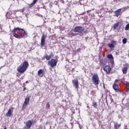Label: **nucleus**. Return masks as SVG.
Returning <instances> with one entry per match:
<instances>
[{
  "mask_svg": "<svg viewBox=\"0 0 129 129\" xmlns=\"http://www.w3.org/2000/svg\"><path fill=\"white\" fill-rule=\"evenodd\" d=\"M29 67V62L24 61L17 69V71L20 73H25L27 71V69Z\"/></svg>",
  "mask_w": 129,
  "mask_h": 129,
  "instance_id": "nucleus-1",
  "label": "nucleus"
},
{
  "mask_svg": "<svg viewBox=\"0 0 129 129\" xmlns=\"http://www.w3.org/2000/svg\"><path fill=\"white\" fill-rule=\"evenodd\" d=\"M19 31L21 34H22V37L23 38H28V32L26 31L24 29L17 27L15 28L12 31V33H16V32H18Z\"/></svg>",
  "mask_w": 129,
  "mask_h": 129,
  "instance_id": "nucleus-2",
  "label": "nucleus"
},
{
  "mask_svg": "<svg viewBox=\"0 0 129 129\" xmlns=\"http://www.w3.org/2000/svg\"><path fill=\"white\" fill-rule=\"evenodd\" d=\"M92 80L95 85H98L99 84V82H100L99 77H98V75H97V74H95L93 76Z\"/></svg>",
  "mask_w": 129,
  "mask_h": 129,
  "instance_id": "nucleus-3",
  "label": "nucleus"
},
{
  "mask_svg": "<svg viewBox=\"0 0 129 129\" xmlns=\"http://www.w3.org/2000/svg\"><path fill=\"white\" fill-rule=\"evenodd\" d=\"M85 30V28L82 26H77L74 29V31L75 33H79L80 34H83V32H84V30Z\"/></svg>",
  "mask_w": 129,
  "mask_h": 129,
  "instance_id": "nucleus-4",
  "label": "nucleus"
},
{
  "mask_svg": "<svg viewBox=\"0 0 129 129\" xmlns=\"http://www.w3.org/2000/svg\"><path fill=\"white\" fill-rule=\"evenodd\" d=\"M48 65H49L51 67H55L57 65V60L56 59H51L48 62Z\"/></svg>",
  "mask_w": 129,
  "mask_h": 129,
  "instance_id": "nucleus-5",
  "label": "nucleus"
},
{
  "mask_svg": "<svg viewBox=\"0 0 129 129\" xmlns=\"http://www.w3.org/2000/svg\"><path fill=\"white\" fill-rule=\"evenodd\" d=\"M29 103H30V98H26L25 99V101L24 102V104L22 106L23 109H26V108H27V105H28Z\"/></svg>",
  "mask_w": 129,
  "mask_h": 129,
  "instance_id": "nucleus-6",
  "label": "nucleus"
},
{
  "mask_svg": "<svg viewBox=\"0 0 129 129\" xmlns=\"http://www.w3.org/2000/svg\"><path fill=\"white\" fill-rule=\"evenodd\" d=\"M46 38H47V36L45 34H43L41 39V47H44V46L46 45V42H45V39H46Z\"/></svg>",
  "mask_w": 129,
  "mask_h": 129,
  "instance_id": "nucleus-7",
  "label": "nucleus"
},
{
  "mask_svg": "<svg viewBox=\"0 0 129 129\" xmlns=\"http://www.w3.org/2000/svg\"><path fill=\"white\" fill-rule=\"evenodd\" d=\"M128 67H129V65L128 63H125L124 64V67L122 70L123 74H126L127 72V69H128Z\"/></svg>",
  "mask_w": 129,
  "mask_h": 129,
  "instance_id": "nucleus-8",
  "label": "nucleus"
},
{
  "mask_svg": "<svg viewBox=\"0 0 129 129\" xmlns=\"http://www.w3.org/2000/svg\"><path fill=\"white\" fill-rule=\"evenodd\" d=\"M104 71L106 72V74H108V73H110V71H111V68L109 67L108 66H106L103 68Z\"/></svg>",
  "mask_w": 129,
  "mask_h": 129,
  "instance_id": "nucleus-9",
  "label": "nucleus"
},
{
  "mask_svg": "<svg viewBox=\"0 0 129 129\" xmlns=\"http://www.w3.org/2000/svg\"><path fill=\"white\" fill-rule=\"evenodd\" d=\"M73 85L75 86L76 89H77V90H78V87H79V85L78 84V80H73Z\"/></svg>",
  "mask_w": 129,
  "mask_h": 129,
  "instance_id": "nucleus-10",
  "label": "nucleus"
},
{
  "mask_svg": "<svg viewBox=\"0 0 129 129\" xmlns=\"http://www.w3.org/2000/svg\"><path fill=\"white\" fill-rule=\"evenodd\" d=\"M113 88L116 92H118L119 91V86H118L116 84H114L113 85Z\"/></svg>",
  "mask_w": 129,
  "mask_h": 129,
  "instance_id": "nucleus-11",
  "label": "nucleus"
},
{
  "mask_svg": "<svg viewBox=\"0 0 129 129\" xmlns=\"http://www.w3.org/2000/svg\"><path fill=\"white\" fill-rule=\"evenodd\" d=\"M32 124H33V121L29 120L26 123V125L28 128H31V126H32Z\"/></svg>",
  "mask_w": 129,
  "mask_h": 129,
  "instance_id": "nucleus-12",
  "label": "nucleus"
},
{
  "mask_svg": "<svg viewBox=\"0 0 129 129\" xmlns=\"http://www.w3.org/2000/svg\"><path fill=\"white\" fill-rule=\"evenodd\" d=\"M120 12H121V9H119L117 11L114 12L115 17H118L120 15Z\"/></svg>",
  "mask_w": 129,
  "mask_h": 129,
  "instance_id": "nucleus-13",
  "label": "nucleus"
},
{
  "mask_svg": "<svg viewBox=\"0 0 129 129\" xmlns=\"http://www.w3.org/2000/svg\"><path fill=\"white\" fill-rule=\"evenodd\" d=\"M38 75L39 76V77H43L44 76V74L43 73V70L40 69L38 72Z\"/></svg>",
  "mask_w": 129,
  "mask_h": 129,
  "instance_id": "nucleus-14",
  "label": "nucleus"
},
{
  "mask_svg": "<svg viewBox=\"0 0 129 129\" xmlns=\"http://www.w3.org/2000/svg\"><path fill=\"white\" fill-rule=\"evenodd\" d=\"M38 0H33V3L29 5V8H32V7H34V6H35Z\"/></svg>",
  "mask_w": 129,
  "mask_h": 129,
  "instance_id": "nucleus-15",
  "label": "nucleus"
},
{
  "mask_svg": "<svg viewBox=\"0 0 129 129\" xmlns=\"http://www.w3.org/2000/svg\"><path fill=\"white\" fill-rule=\"evenodd\" d=\"M13 36L15 37V38H16L17 39H21L22 37H21V35H20L18 33H16V32H13Z\"/></svg>",
  "mask_w": 129,
  "mask_h": 129,
  "instance_id": "nucleus-16",
  "label": "nucleus"
},
{
  "mask_svg": "<svg viewBox=\"0 0 129 129\" xmlns=\"http://www.w3.org/2000/svg\"><path fill=\"white\" fill-rule=\"evenodd\" d=\"M12 114L13 113L12 112V110L10 109L8 112L6 113V116H7V117H10V116H11Z\"/></svg>",
  "mask_w": 129,
  "mask_h": 129,
  "instance_id": "nucleus-17",
  "label": "nucleus"
},
{
  "mask_svg": "<svg viewBox=\"0 0 129 129\" xmlns=\"http://www.w3.org/2000/svg\"><path fill=\"white\" fill-rule=\"evenodd\" d=\"M76 35H77V33H74L72 32H70L68 34V37H71L72 38V37H74V36H76Z\"/></svg>",
  "mask_w": 129,
  "mask_h": 129,
  "instance_id": "nucleus-18",
  "label": "nucleus"
},
{
  "mask_svg": "<svg viewBox=\"0 0 129 129\" xmlns=\"http://www.w3.org/2000/svg\"><path fill=\"white\" fill-rule=\"evenodd\" d=\"M120 124H118L117 123L114 124V127L115 129H119V127H120Z\"/></svg>",
  "mask_w": 129,
  "mask_h": 129,
  "instance_id": "nucleus-19",
  "label": "nucleus"
},
{
  "mask_svg": "<svg viewBox=\"0 0 129 129\" xmlns=\"http://www.w3.org/2000/svg\"><path fill=\"white\" fill-rule=\"evenodd\" d=\"M108 46L111 49H113L115 47L114 45H113V43H109L108 44Z\"/></svg>",
  "mask_w": 129,
  "mask_h": 129,
  "instance_id": "nucleus-20",
  "label": "nucleus"
},
{
  "mask_svg": "<svg viewBox=\"0 0 129 129\" xmlns=\"http://www.w3.org/2000/svg\"><path fill=\"white\" fill-rule=\"evenodd\" d=\"M44 58H45V59H46L47 61H49V60L51 59V55H45Z\"/></svg>",
  "mask_w": 129,
  "mask_h": 129,
  "instance_id": "nucleus-21",
  "label": "nucleus"
},
{
  "mask_svg": "<svg viewBox=\"0 0 129 129\" xmlns=\"http://www.w3.org/2000/svg\"><path fill=\"white\" fill-rule=\"evenodd\" d=\"M93 106L94 108H97V103L96 102H93Z\"/></svg>",
  "mask_w": 129,
  "mask_h": 129,
  "instance_id": "nucleus-22",
  "label": "nucleus"
},
{
  "mask_svg": "<svg viewBox=\"0 0 129 129\" xmlns=\"http://www.w3.org/2000/svg\"><path fill=\"white\" fill-rule=\"evenodd\" d=\"M119 25V23L118 22H117V23L115 24L114 25V26H113V29H114V30L116 29V27H118Z\"/></svg>",
  "mask_w": 129,
  "mask_h": 129,
  "instance_id": "nucleus-23",
  "label": "nucleus"
},
{
  "mask_svg": "<svg viewBox=\"0 0 129 129\" xmlns=\"http://www.w3.org/2000/svg\"><path fill=\"white\" fill-rule=\"evenodd\" d=\"M128 8H129V7L127 6V7H125L124 8H122L121 9H120V10H121L122 11H124L127 10V9H128Z\"/></svg>",
  "mask_w": 129,
  "mask_h": 129,
  "instance_id": "nucleus-24",
  "label": "nucleus"
},
{
  "mask_svg": "<svg viewBox=\"0 0 129 129\" xmlns=\"http://www.w3.org/2000/svg\"><path fill=\"white\" fill-rule=\"evenodd\" d=\"M46 108L47 109H49V108H50V102H47L46 103Z\"/></svg>",
  "mask_w": 129,
  "mask_h": 129,
  "instance_id": "nucleus-25",
  "label": "nucleus"
},
{
  "mask_svg": "<svg viewBox=\"0 0 129 129\" xmlns=\"http://www.w3.org/2000/svg\"><path fill=\"white\" fill-rule=\"evenodd\" d=\"M126 42H127V39L126 38H124L122 39L123 44H126Z\"/></svg>",
  "mask_w": 129,
  "mask_h": 129,
  "instance_id": "nucleus-26",
  "label": "nucleus"
},
{
  "mask_svg": "<svg viewBox=\"0 0 129 129\" xmlns=\"http://www.w3.org/2000/svg\"><path fill=\"white\" fill-rule=\"evenodd\" d=\"M107 58L108 59H113V56H112V54H109L107 55Z\"/></svg>",
  "mask_w": 129,
  "mask_h": 129,
  "instance_id": "nucleus-27",
  "label": "nucleus"
},
{
  "mask_svg": "<svg viewBox=\"0 0 129 129\" xmlns=\"http://www.w3.org/2000/svg\"><path fill=\"white\" fill-rule=\"evenodd\" d=\"M120 81H119V80H116L115 81V82H114V84H119V83H120Z\"/></svg>",
  "mask_w": 129,
  "mask_h": 129,
  "instance_id": "nucleus-28",
  "label": "nucleus"
},
{
  "mask_svg": "<svg viewBox=\"0 0 129 129\" xmlns=\"http://www.w3.org/2000/svg\"><path fill=\"white\" fill-rule=\"evenodd\" d=\"M83 33L84 34H88V33H89V31H88V30H84V32H83Z\"/></svg>",
  "mask_w": 129,
  "mask_h": 129,
  "instance_id": "nucleus-29",
  "label": "nucleus"
},
{
  "mask_svg": "<svg viewBox=\"0 0 129 129\" xmlns=\"http://www.w3.org/2000/svg\"><path fill=\"white\" fill-rule=\"evenodd\" d=\"M81 51V48H79L77 50V53H79V52H80Z\"/></svg>",
  "mask_w": 129,
  "mask_h": 129,
  "instance_id": "nucleus-30",
  "label": "nucleus"
},
{
  "mask_svg": "<svg viewBox=\"0 0 129 129\" xmlns=\"http://www.w3.org/2000/svg\"><path fill=\"white\" fill-rule=\"evenodd\" d=\"M120 82H123L124 81V79H121L119 80Z\"/></svg>",
  "mask_w": 129,
  "mask_h": 129,
  "instance_id": "nucleus-31",
  "label": "nucleus"
},
{
  "mask_svg": "<svg viewBox=\"0 0 129 129\" xmlns=\"http://www.w3.org/2000/svg\"><path fill=\"white\" fill-rule=\"evenodd\" d=\"M45 59H46V58L44 57H43L42 58V60H45Z\"/></svg>",
  "mask_w": 129,
  "mask_h": 129,
  "instance_id": "nucleus-32",
  "label": "nucleus"
},
{
  "mask_svg": "<svg viewBox=\"0 0 129 129\" xmlns=\"http://www.w3.org/2000/svg\"><path fill=\"white\" fill-rule=\"evenodd\" d=\"M25 90H26V87H24L23 89V91H25Z\"/></svg>",
  "mask_w": 129,
  "mask_h": 129,
  "instance_id": "nucleus-33",
  "label": "nucleus"
},
{
  "mask_svg": "<svg viewBox=\"0 0 129 129\" xmlns=\"http://www.w3.org/2000/svg\"><path fill=\"white\" fill-rule=\"evenodd\" d=\"M112 43L113 44V43H115V41H112Z\"/></svg>",
  "mask_w": 129,
  "mask_h": 129,
  "instance_id": "nucleus-34",
  "label": "nucleus"
},
{
  "mask_svg": "<svg viewBox=\"0 0 129 129\" xmlns=\"http://www.w3.org/2000/svg\"><path fill=\"white\" fill-rule=\"evenodd\" d=\"M4 129H7V127H5L4 128Z\"/></svg>",
  "mask_w": 129,
  "mask_h": 129,
  "instance_id": "nucleus-35",
  "label": "nucleus"
},
{
  "mask_svg": "<svg viewBox=\"0 0 129 129\" xmlns=\"http://www.w3.org/2000/svg\"><path fill=\"white\" fill-rule=\"evenodd\" d=\"M26 83H28V81H26Z\"/></svg>",
  "mask_w": 129,
  "mask_h": 129,
  "instance_id": "nucleus-36",
  "label": "nucleus"
},
{
  "mask_svg": "<svg viewBox=\"0 0 129 129\" xmlns=\"http://www.w3.org/2000/svg\"><path fill=\"white\" fill-rule=\"evenodd\" d=\"M73 70H74V69H73Z\"/></svg>",
  "mask_w": 129,
  "mask_h": 129,
  "instance_id": "nucleus-37",
  "label": "nucleus"
}]
</instances>
